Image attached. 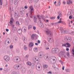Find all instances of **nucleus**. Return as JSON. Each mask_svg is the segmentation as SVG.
Masks as SVG:
<instances>
[{"label": "nucleus", "mask_w": 74, "mask_h": 74, "mask_svg": "<svg viewBox=\"0 0 74 74\" xmlns=\"http://www.w3.org/2000/svg\"><path fill=\"white\" fill-rule=\"evenodd\" d=\"M29 8L30 9V11H29V16L31 18H33V15L32 14L33 13V12H34V8H33V6H31Z\"/></svg>", "instance_id": "nucleus-1"}, {"label": "nucleus", "mask_w": 74, "mask_h": 74, "mask_svg": "<svg viewBox=\"0 0 74 74\" xmlns=\"http://www.w3.org/2000/svg\"><path fill=\"white\" fill-rule=\"evenodd\" d=\"M13 61L15 63H19L21 61V59L18 57H15L13 58Z\"/></svg>", "instance_id": "nucleus-2"}, {"label": "nucleus", "mask_w": 74, "mask_h": 74, "mask_svg": "<svg viewBox=\"0 0 74 74\" xmlns=\"http://www.w3.org/2000/svg\"><path fill=\"white\" fill-rule=\"evenodd\" d=\"M64 40L66 42H70L71 41V37L69 36H65L64 37Z\"/></svg>", "instance_id": "nucleus-3"}, {"label": "nucleus", "mask_w": 74, "mask_h": 74, "mask_svg": "<svg viewBox=\"0 0 74 74\" xmlns=\"http://www.w3.org/2000/svg\"><path fill=\"white\" fill-rule=\"evenodd\" d=\"M21 65L17 64L14 66V68L15 69H19L21 68Z\"/></svg>", "instance_id": "nucleus-4"}, {"label": "nucleus", "mask_w": 74, "mask_h": 74, "mask_svg": "<svg viewBox=\"0 0 74 74\" xmlns=\"http://www.w3.org/2000/svg\"><path fill=\"white\" fill-rule=\"evenodd\" d=\"M4 59L6 62H8L10 60V57L8 56H5L4 57Z\"/></svg>", "instance_id": "nucleus-5"}, {"label": "nucleus", "mask_w": 74, "mask_h": 74, "mask_svg": "<svg viewBox=\"0 0 74 74\" xmlns=\"http://www.w3.org/2000/svg\"><path fill=\"white\" fill-rule=\"evenodd\" d=\"M14 16L16 18H17L20 16H19V13H16L15 12L14 13Z\"/></svg>", "instance_id": "nucleus-6"}, {"label": "nucleus", "mask_w": 74, "mask_h": 74, "mask_svg": "<svg viewBox=\"0 0 74 74\" xmlns=\"http://www.w3.org/2000/svg\"><path fill=\"white\" fill-rule=\"evenodd\" d=\"M64 52L61 51L59 53V56L60 57H66V56L64 55Z\"/></svg>", "instance_id": "nucleus-7"}, {"label": "nucleus", "mask_w": 74, "mask_h": 74, "mask_svg": "<svg viewBox=\"0 0 74 74\" xmlns=\"http://www.w3.org/2000/svg\"><path fill=\"white\" fill-rule=\"evenodd\" d=\"M46 32L47 33V34L48 35L49 37H51V36H52V34L51 33V32L49 31H46Z\"/></svg>", "instance_id": "nucleus-8"}, {"label": "nucleus", "mask_w": 74, "mask_h": 74, "mask_svg": "<svg viewBox=\"0 0 74 74\" xmlns=\"http://www.w3.org/2000/svg\"><path fill=\"white\" fill-rule=\"evenodd\" d=\"M20 14L22 16H24V15H25V11H24V10L20 11Z\"/></svg>", "instance_id": "nucleus-9"}, {"label": "nucleus", "mask_w": 74, "mask_h": 74, "mask_svg": "<svg viewBox=\"0 0 74 74\" xmlns=\"http://www.w3.org/2000/svg\"><path fill=\"white\" fill-rule=\"evenodd\" d=\"M22 30H23L24 33H25L27 31V28L25 27H23L22 28Z\"/></svg>", "instance_id": "nucleus-10"}, {"label": "nucleus", "mask_w": 74, "mask_h": 74, "mask_svg": "<svg viewBox=\"0 0 74 74\" xmlns=\"http://www.w3.org/2000/svg\"><path fill=\"white\" fill-rule=\"evenodd\" d=\"M21 70L22 73H25L26 72V69H25V68H21Z\"/></svg>", "instance_id": "nucleus-11"}, {"label": "nucleus", "mask_w": 74, "mask_h": 74, "mask_svg": "<svg viewBox=\"0 0 74 74\" xmlns=\"http://www.w3.org/2000/svg\"><path fill=\"white\" fill-rule=\"evenodd\" d=\"M55 53H58L59 52V49L58 48H55Z\"/></svg>", "instance_id": "nucleus-12"}, {"label": "nucleus", "mask_w": 74, "mask_h": 74, "mask_svg": "<svg viewBox=\"0 0 74 74\" xmlns=\"http://www.w3.org/2000/svg\"><path fill=\"white\" fill-rule=\"evenodd\" d=\"M22 30L21 29H18V30L17 31V32L19 34H21L22 33Z\"/></svg>", "instance_id": "nucleus-13"}, {"label": "nucleus", "mask_w": 74, "mask_h": 74, "mask_svg": "<svg viewBox=\"0 0 74 74\" xmlns=\"http://www.w3.org/2000/svg\"><path fill=\"white\" fill-rule=\"evenodd\" d=\"M44 58L45 60L48 59V56L47 54H45L44 56Z\"/></svg>", "instance_id": "nucleus-14"}, {"label": "nucleus", "mask_w": 74, "mask_h": 74, "mask_svg": "<svg viewBox=\"0 0 74 74\" xmlns=\"http://www.w3.org/2000/svg\"><path fill=\"white\" fill-rule=\"evenodd\" d=\"M36 69L38 71H40L41 69H40V66H38V65H37L36 66Z\"/></svg>", "instance_id": "nucleus-15"}, {"label": "nucleus", "mask_w": 74, "mask_h": 74, "mask_svg": "<svg viewBox=\"0 0 74 74\" xmlns=\"http://www.w3.org/2000/svg\"><path fill=\"white\" fill-rule=\"evenodd\" d=\"M70 3L72 4V3H73V2H72V1H71L70 0H68L67 1V4L69 5V4H70Z\"/></svg>", "instance_id": "nucleus-16"}, {"label": "nucleus", "mask_w": 74, "mask_h": 74, "mask_svg": "<svg viewBox=\"0 0 74 74\" xmlns=\"http://www.w3.org/2000/svg\"><path fill=\"white\" fill-rule=\"evenodd\" d=\"M42 52H39L38 54V56L40 58H41V57H42Z\"/></svg>", "instance_id": "nucleus-17"}, {"label": "nucleus", "mask_w": 74, "mask_h": 74, "mask_svg": "<svg viewBox=\"0 0 74 74\" xmlns=\"http://www.w3.org/2000/svg\"><path fill=\"white\" fill-rule=\"evenodd\" d=\"M34 45V44L33 42L30 43L29 45V47H32Z\"/></svg>", "instance_id": "nucleus-18"}, {"label": "nucleus", "mask_w": 74, "mask_h": 74, "mask_svg": "<svg viewBox=\"0 0 74 74\" xmlns=\"http://www.w3.org/2000/svg\"><path fill=\"white\" fill-rule=\"evenodd\" d=\"M66 45H67V47L66 46V48H70L71 47V45L69 43H66Z\"/></svg>", "instance_id": "nucleus-19"}, {"label": "nucleus", "mask_w": 74, "mask_h": 74, "mask_svg": "<svg viewBox=\"0 0 74 74\" xmlns=\"http://www.w3.org/2000/svg\"><path fill=\"white\" fill-rule=\"evenodd\" d=\"M34 22L35 23H36L37 21V18H36V16H34Z\"/></svg>", "instance_id": "nucleus-20"}, {"label": "nucleus", "mask_w": 74, "mask_h": 74, "mask_svg": "<svg viewBox=\"0 0 74 74\" xmlns=\"http://www.w3.org/2000/svg\"><path fill=\"white\" fill-rule=\"evenodd\" d=\"M16 41H17V38L16 37H14L13 38V41L14 42H16Z\"/></svg>", "instance_id": "nucleus-21"}, {"label": "nucleus", "mask_w": 74, "mask_h": 74, "mask_svg": "<svg viewBox=\"0 0 74 74\" xmlns=\"http://www.w3.org/2000/svg\"><path fill=\"white\" fill-rule=\"evenodd\" d=\"M58 14L60 16V17H62L63 16V15H62V12H61L60 11H59L58 13Z\"/></svg>", "instance_id": "nucleus-22"}, {"label": "nucleus", "mask_w": 74, "mask_h": 74, "mask_svg": "<svg viewBox=\"0 0 74 74\" xmlns=\"http://www.w3.org/2000/svg\"><path fill=\"white\" fill-rule=\"evenodd\" d=\"M51 52L52 53H55V48H53L51 50Z\"/></svg>", "instance_id": "nucleus-23"}, {"label": "nucleus", "mask_w": 74, "mask_h": 74, "mask_svg": "<svg viewBox=\"0 0 74 74\" xmlns=\"http://www.w3.org/2000/svg\"><path fill=\"white\" fill-rule=\"evenodd\" d=\"M48 41L49 42H50V43H52V42L53 40H52V38H51L48 39Z\"/></svg>", "instance_id": "nucleus-24"}, {"label": "nucleus", "mask_w": 74, "mask_h": 74, "mask_svg": "<svg viewBox=\"0 0 74 74\" xmlns=\"http://www.w3.org/2000/svg\"><path fill=\"white\" fill-rule=\"evenodd\" d=\"M48 65L47 64H44L43 66V69H47L48 68Z\"/></svg>", "instance_id": "nucleus-25"}, {"label": "nucleus", "mask_w": 74, "mask_h": 74, "mask_svg": "<svg viewBox=\"0 0 74 74\" xmlns=\"http://www.w3.org/2000/svg\"><path fill=\"white\" fill-rule=\"evenodd\" d=\"M61 3V0H58V1L57 3L58 6H60Z\"/></svg>", "instance_id": "nucleus-26"}, {"label": "nucleus", "mask_w": 74, "mask_h": 74, "mask_svg": "<svg viewBox=\"0 0 74 74\" xmlns=\"http://www.w3.org/2000/svg\"><path fill=\"white\" fill-rule=\"evenodd\" d=\"M34 51L35 52H38V49L37 47H35L34 49Z\"/></svg>", "instance_id": "nucleus-27"}, {"label": "nucleus", "mask_w": 74, "mask_h": 74, "mask_svg": "<svg viewBox=\"0 0 74 74\" xmlns=\"http://www.w3.org/2000/svg\"><path fill=\"white\" fill-rule=\"evenodd\" d=\"M60 30L61 32V33H63V28L62 27H61L60 29Z\"/></svg>", "instance_id": "nucleus-28"}, {"label": "nucleus", "mask_w": 74, "mask_h": 74, "mask_svg": "<svg viewBox=\"0 0 74 74\" xmlns=\"http://www.w3.org/2000/svg\"><path fill=\"white\" fill-rule=\"evenodd\" d=\"M18 1L17 0H15L14 1V4L15 5H16L18 4Z\"/></svg>", "instance_id": "nucleus-29"}, {"label": "nucleus", "mask_w": 74, "mask_h": 74, "mask_svg": "<svg viewBox=\"0 0 74 74\" xmlns=\"http://www.w3.org/2000/svg\"><path fill=\"white\" fill-rule=\"evenodd\" d=\"M34 37H35V35L34 34H33L31 36L32 40H34Z\"/></svg>", "instance_id": "nucleus-30"}, {"label": "nucleus", "mask_w": 74, "mask_h": 74, "mask_svg": "<svg viewBox=\"0 0 74 74\" xmlns=\"http://www.w3.org/2000/svg\"><path fill=\"white\" fill-rule=\"evenodd\" d=\"M69 32V31L67 30H65L63 31V33L66 34V33H68Z\"/></svg>", "instance_id": "nucleus-31"}, {"label": "nucleus", "mask_w": 74, "mask_h": 74, "mask_svg": "<svg viewBox=\"0 0 74 74\" xmlns=\"http://www.w3.org/2000/svg\"><path fill=\"white\" fill-rule=\"evenodd\" d=\"M24 49L25 51H27V47H26V45L24 46Z\"/></svg>", "instance_id": "nucleus-32"}, {"label": "nucleus", "mask_w": 74, "mask_h": 74, "mask_svg": "<svg viewBox=\"0 0 74 74\" xmlns=\"http://www.w3.org/2000/svg\"><path fill=\"white\" fill-rule=\"evenodd\" d=\"M8 69L7 68H5L4 69V71H5V73H7L8 72Z\"/></svg>", "instance_id": "nucleus-33"}, {"label": "nucleus", "mask_w": 74, "mask_h": 74, "mask_svg": "<svg viewBox=\"0 0 74 74\" xmlns=\"http://www.w3.org/2000/svg\"><path fill=\"white\" fill-rule=\"evenodd\" d=\"M52 60H53V61H55V60H56V58L55 57H53L52 58Z\"/></svg>", "instance_id": "nucleus-34"}, {"label": "nucleus", "mask_w": 74, "mask_h": 74, "mask_svg": "<svg viewBox=\"0 0 74 74\" xmlns=\"http://www.w3.org/2000/svg\"><path fill=\"white\" fill-rule=\"evenodd\" d=\"M16 25H20V24H19V22L18 21H17L16 22Z\"/></svg>", "instance_id": "nucleus-35"}, {"label": "nucleus", "mask_w": 74, "mask_h": 74, "mask_svg": "<svg viewBox=\"0 0 74 74\" xmlns=\"http://www.w3.org/2000/svg\"><path fill=\"white\" fill-rule=\"evenodd\" d=\"M27 64L29 66H30L31 65H32V63L30 62H28L27 63Z\"/></svg>", "instance_id": "nucleus-36"}, {"label": "nucleus", "mask_w": 74, "mask_h": 74, "mask_svg": "<svg viewBox=\"0 0 74 74\" xmlns=\"http://www.w3.org/2000/svg\"><path fill=\"white\" fill-rule=\"evenodd\" d=\"M16 30V27H15V28H13V31L14 32H15Z\"/></svg>", "instance_id": "nucleus-37"}, {"label": "nucleus", "mask_w": 74, "mask_h": 74, "mask_svg": "<svg viewBox=\"0 0 74 74\" xmlns=\"http://www.w3.org/2000/svg\"><path fill=\"white\" fill-rule=\"evenodd\" d=\"M40 21V23H41V27H42V25H43V24H42V21H41L40 20H39ZM41 27V26H40Z\"/></svg>", "instance_id": "nucleus-38"}, {"label": "nucleus", "mask_w": 74, "mask_h": 74, "mask_svg": "<svg viewBox=\"0 0 74 74\" xmlns=\"http://www.w3.org/2000/svg\"><path fill=\"white\" fill-rule=\"evenodd\" d=\"M67 55L68 57H69L70 56V53L69 52H67Z\"/></svg>", "instance_id": "nucleus-39"}, {"label": "nucleus", "mask_w": 74, "mask_h": 74, "mask_svg": "<svg viewBox=\"0 0 74 74\" xmlns=\"http://www.w3.org/2000/svg\"><path fill=\"white\" fill-rule=\"evenodd\" d=\"M32 26L31 25H29L28 26V29H32Z\"/></svg>", "instance_id": "nucleus-40"}, {"label": "nucleus", "mask_w": 74, "mask_h": 74, "mask_svg": "<svg viewBox=\"0 0 74 74\" xmlns=\"http://www.w3.org/2000/svg\"><path fill=\"white\" fill-rule=\"evenodd\" d=\"M29 55H27L26 56H25V58L26 59H27V58H29Z\"/></svg>", "instance_id": "nucleus-41"}, {"label": "nucleus", "mask_w": 74, "mask_h": 74, "mask_svg": "<svg viewBox=\"0 0 74 74\" xmlns=\"http://www.w3.org/2000/svg\"><path fill=\"white\" fill-rule=\"evenodd\" d=\"M0 3L1 5H2L3 4V1L1 0H0Z\"/></svg>", "instance_id": "nucleus-42"}, {"label": "nucleus", "mask_w": 74, "mask_h": 74, "mask_svg": "<svg viewBox=\"0 0 74 74\" xmlns=\"http://www.w3.org/2000/svg\"><path fill=\"white\" fill-rule=\"evenodd\" d=\"M29 2L30 4H32L33 1L32 0H29Z\"/></svg>", "instance_id": "nucleus-43"}, {"label": "nucleus", "mask_w": 74, "mask_h": 74, "mask_svg": "<svg viewBox=\"0 0 74 74\" xmlns=\"http://www.w3.org/2000/svg\"><path fill=\"white\" fill-rule=\"evenodd\" d=\"M13 46L12 45H10V49H12V48H13Z\"/></svg>", "instance_id": "nucleus-44"}, {"label": "nucleus", "mask_w": 74, "mask_h": 74, "mask_svg": "<svg viewBox=\"0 0 74 74\" xmlns=\"http://www.w3.org/2000/svg\"><path fill=\"white\" fill-rule=\"evenodd\" d=\"M22 39H23V40H27L26 38L25 37H23Z\"/></svg>", "instance_id": "nucleus-45"}, {"label": "nucleus", "mask_w": 74, "mask_h": 74, "mask_svg": "<svg viewBox=\"0 0 74 74\" xmlns=\"http://www.w3.org/2000/svg\"><path fill=\"white\" fill-rule=\"evenodd\" d=\"M51 19H55V17L53 16V17H52L51 18Z\"/></svg>", "instance_id": "nucleus-46"}, {"label": "nucleus", "mask_w": 74, "mask_h": 74, "mask_svg": "<svg viewBox=\"0 0 74 74\" xmlns=\"http://www.w3.org/2000/svg\"><path fill=\"white\" fill-rule=\"evenodd\" d=\"M72 9H71V12H70V14H71L72 13H73V11Z\"/></svg>", "instance_id": "nucleus-47"}, {"label": "nucleus", "mask_w": 74, "mask_h": 74, "mask_svg": "<svg viewBox=\"0 0 74 74\" xmlns=\"http://www.w3.org/2000/svg\"><path fill=\"white\" fill-rule=\"evenodd\" d=\"M72 51L73 52L72 53V54H73V55H74V47L73 48V49L72 50Z\"/></svg>", "instance_id": "nucleus-48"}, {"label": "nucleus", "mask_w": 74, "mask_h": 74, "mask_svg": "<svg viewBox=\"0 0 74 74\" xmlns=\"http://www.w3.org/2000/svg\"><path fill=\"white\" fill-rule=\"evenodd\" d=\"M13 22V21H12L11 20H10V23L11 24V25H12V22Z\"/></svg>", "instance_id": "nucleus-49"}, {"label": "nucleus", "mask_w": 74, "mask_h": 74, "mask_svg": "<svg viewBox=\"0 0 74 74\" xmlns=\"http://www.w3.org/2000/svg\"><path fill=\"white\" fill-rule=\"evenodd\" d=\"M39 61L40 59L39 58H38L36 60V61L37 62H39Z\"/></svg>", "instance_id": "nucleus-50"}, {"label": "nucleus", "mask_w": 74, "mask_h": 74, "mask_svg": "<svg viewBox=\"0 0 74 74\" xmlns=\"http://www.w3.org/2000/svg\"><path fill=\"white\" fill-rule=\"evenodd\" d=\"M62 47H66V44H62Z\"/></svg>", "instance_id": "nucleus-51"}, {"label": "nucleus", "mask_w": 74, "mask_h": 74, "mask_svg": "<svg viewBox=\"0 0 74 74\" xmlns=\"http://www.w3.org/2000/svg\"><path fill=\"white\" fill-rule=\"evenodd\" d=\"M28 73L30 74H32V71H28Z\"/></svg>", "instance_id": "nucleus-52"}, {"label": "nucleus", "mask_w": 74, "mask_h": 74, "mask_svg": "<svg viewBox=\"0 0 74 74\" xmlns=\"http://www.w3.org/2000/svg\"><path fill=\"white\" fill-rule=\"evenodd\" d=\"M66 72H67V73H68V72H69V73H70V70H69V69H66Z\"/></svg>", "instance_id": "nucleus-53"}, {"label": "nucleus", "mask_w": 74, "mask_h": 74, "mask_svg": "<svg viewBox=\"0 0 74 74\" xmlns=\"http://www.w3.org/2000/svg\"><path fill=\"white\" fill-rule=\"evenodd\" d=\"M34 1H35V3L36 4L38 1V0H34Z\"/></svg>", "instance_id": "nucleus-54"}, {"label": "nucleus", "mask_w": 74, "mask_h": 74, "mask_svg": "<svg viewBox=\"0 0 74 74\" xmlns=\"http://www.w3.org/2000/svg\"><path fill=\"white\" fill-rule=\"evenodd\" d=\"M11 26L12 27H13V28H14V26H15V25L14 24H11Z\"/></svg>", "instance_id": "nucleus-55"}, {"label": "nucleus", "mask_w": 74, "mask_h": 74, "mask_svg": "<svg viewBox=\"0 0 74 74\" xmlns=\"http://www.w3.org/2000/svg\"><path fill=\"white\" fill-rule=\"evenodd\" d=\"M47 73L48 74H52V72H51V71H50L49 72H48Z\"/></svg>", "instance_id": "nucleus-56"}, {"label": "nucleus", "mask_w": 74, "mask_h": 74, "mask_svg": "<svg viewBox=\"0 0 74 74\" xmlns=\"http://www.w3.org/2000/svg\"><path fill=\"white\" fill-rule=\"evenodd\" d=\"M59 62H60V63H61V64H63V61H62V60H60Z\"/></svg>", "instance_id": "nucleus-57"}, {"label": "nucleus", "mask_w": 74, "mask_h": 74, "mask_svg": "<svg viewBox=\"0 0 74 74\" xmlns=\"http://www.w3.org/2000/svg\"><path fill=\"white\" fill-rule=\"evenodd\" d=\"M37 59H38V57H36L35 58V60H36H36H37Z\"/></svg>", "instance_id": "nucleus-58"}, {"label": "nucleus", "mask_w": 74, "mask_h": 74, "mask_svg": "<svg viewBox=\"0 0 74 74\" xmlns=\"http://www.w3.org/2000/svg\"><path fill=\"white\" fill-rule=\"evenodd\" d=\"M33 29L34 30L36 29V27H35L34 26L33 27Z\"/></svg>", "instance_id": "nucleus-59"}, {"label": "nucleus", "mask_w": 74, "mask_h": 74, "mask_svg": "<svg viewBox=\"0 0 74 74\" xmlns=\"http://www.w3.org/2000/svg\"><path fill=\"white\" fill-rule=\"evenodd\" d=\"M51 25L53 26V25H55V23H51Z\"/></svg>", "instance_id": "nucleus-60"}, {"label": "nucleus", "mask_w": 74, "mask_h": 74, "mask_svg": "<svg viewBox=\"0 0 74 74\" xmlns=\"http://www.w3.org/2000/svg\"><path fill=\"white\" fill-rule=\"evenodd\" d=\"M13 20H14V19H13V18H12H12H11L10 21H13Z\"/></svg>", "instance_id": "nucleus-61"}, {"label": "nucleus", "mask_w": 74, "mask_h": 74, "mask_svg": "<svg viewBox=\"0 0 74 74\" xmlns=\"http://www.w3.org/2000/svg\"><path fill=\"white\" fill-rule=\"evenodd\" d=\"M57 18L58 20L59 19H60V17L59 16H57Z\"/></svg>", "instance_id": "nucleus-62"}, {"label": "nucleus", "mask_w": 74, "mask_h": 74, "mask_svg": "<svg viewBox=\"0 0 74 74\" xmlns=\"http://www.w3.org/2000/svg\"><path fill=\"white\" fill-rule=\"evenodd\" d=\"M58 23H58V22H57V23H55V25H58Z\"/></svg>", "instance_id": "nucleus-63"}, {"label": "nucleus", "mask_w": 74, "mask_h": 74, "mask_svg": "<svg viewBox=\"0 0 74 74\" xmlns=\"http://www.w3.org/2000/svg\"><path fill=\"white\" fill-rule=\"evenodd\" d=\"M16 52L17 53H19V51L18 50H16Z\"/></svg>", "instance_id": "nucleus-64"}]
</instances>
